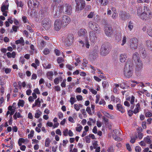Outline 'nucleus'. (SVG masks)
Here are the masks:
<instances>
[{
  "mask_svg": "<svg viewBox=\"0 0 152 152\" xmlns=\"http://www.w3.org/2000/svg\"><path fill=\"white\" fill-rule=\"evenodd\" d=\"M137 15L142 20H146L152 18V12L147 6H140L137 9Z\"/></svg>",
  "mask_w": 152,
  "mask_h": 152,
  "instance_id": "obj_1",
  "label": "nucleus"
},
{
  "mask_svg": "<svg viewBox=\"0 0 152 152\" xmlns=\"http://www.w3.org/2000/svg\"><path fill=\"white\" fill-rule=\"evenodd\" d=\"M133 62L131 59L129 58L127 60L124 69L125 77L128 78L131 77L133 73Z\"/></svg>",
  "mask_w": 152,
  "mask_h": 152,
  "instance_id": "obj_2",
  "label": "nucleus"
},
{
  "mask_svg": "<svg viewBox=\"0 0 152 152\" xmlns=\"http://www.w3.org/2000/svg\"><path fill=\"white\" fill-rule=\"evenodd\" d=\"M74 39L73 35L71 34L63 37L62 41L66 46H69L72 44Z\"/></svg>",
  "mask_w": 152,
  "mask_h": 152,
  "instance_id": "obj_3",
  "label": "nucleus"
},
{
  "mask_svg": "<svg viewBox=\"0 0 152 152\" xmlns=\"http://www.w3.org/2000/svg\"><path fill=\"white\" fill-rule=\"evenodd\" d=\"M111 50L110 45L108 43L102 45L100 49V55L102 56H106L109 53Z\"/></svg>",
  "mask_w": 152,
  "mask_h": 152,
  "instance_id": "obj_4",
  "label": "nucleus"
},
{
  "mask_svg": "<svg viewBox=\"0 0 152 152\" xmlns=\"http://www.w3.org/2000/svg\"><path fill=\"white\" fill-rule=\"evenodd\" d=\"M104 31L107 37H112L114 34V30L110 24L107 23L104 25Z\"/></svg>",
  "mask_w": 152,
  "mask_h": 152,
  "instance_id": "obj_5",
  "label": "nucleus"
},
{
  "mask_svg": "<svg viewBox=\"0 0 152 152\" xmlns=\"http://www.w3.org/2000/svg\"><path fill=\"white\" fill-rule=\"evenodd\" d=\"M88 26L89 28L93 30L96 34H99L101 33V29L100 26L96 23L90 21L88 23Z\"/></svg>",
  "mask_w": 152,
  "mask_h": 152,
  "instance_id": "obj_6",
  "label": "nucleus"
},
{
  "mask_svg": "<svg viewBox=\"0 0 152 152\" xmlns=\"http://www.w3.org/2000/svg\"><path fill=\"white\" fill-rule=\"evenodd\" d=\"M138 44L139 40L137 38L133 37L130 40L129 47L133 51H134L138 48Z\"/></svg>",
  "mask_w": 152,
  "mask_h": 152,
  "instance_id": "obj_7",
  "label": "nucleus"
},
{
  "mask_svg": "<svg viewBox=\"0 0 152 152\" xmlns=\"http://www.w3.org/2000/svg\"><path fill=\"white\" fill-rule=\"evenodd\" d=\"M51 21L48 18H46L42 21V26L46 30H48L51 26Z\"/></svg>",
  "mask_w": 152,
  "mask_h": 152,
  "instance_id": "obj_8",
  "label": "nucleus"
},
{
  "mask_svg": "<svg viewBox=\"0 0 152 152\" xmlns=\"http://www.w3.org/2000/svg\"><path fill=\"white\" fill-rule=\"evenodd\" d=\"M62 8L63 12L68 15H71L72 13V7L68 3H65L62 5H60Z\"/></svg>",
  "mask_w": 152,
  "mask_h": 152,
  "instance_id": "obj_9",
  "label": "nucleus"
},
{
  "mask_svg": "<svg viewBox=\"0 0 152 152\" xmlns=\"http://www.w3.org/2000/svg\"><path fill=\"white\" fill-rule=\"evenodd\" d=\"M76 2V10L79 11L83 9L85 6L84 0H75Z\"/></svg>",
  "mask_w": 152,
  "mask_h": 152,
  "instance_id": "obj_10",
  "label": "nucleus"
},
{
  "mask_svg": "<svg viewBox=\"0 0 152 152\" xmlns=\"http://www.w3.org/2000/svg\"><path fill=\"white\" fill-rule=\"evenodd\" d=\"M97 37L96 34L94 31H91L89 32V37L91 45L95 44Z\"/></svg>",
  "mask_w": 152,
  "mask_h": 152,
  "instance_id": "obj_11",
  "label": "nucleus"
},
{
  "mask_svg": "<svg viewBox=\"0 0 152 152\" xmlns=\"http://www.w3.org/2000/svg\"><path fill=\"white\" fill-rule=\"evenodd\" d=\"M54 27V30L56 31H59L62 27H63V25L60 19H56L55 21Z\"/></svg>",
  "mask_w": 152,
  "mask_h": 152,
  "instance_id": "obj_12",
  "label": "nucleus"
},
{
  "mask_svg": "<svg viewBox=\"0 0 152 152\" xmlns=\"http://www.w3.org/2000/svg\"><path fill=\"white\" fill-rule=\"evenodd\" d=\"M71 20L70 18L66 15L63 16L61 20L64 28L67 26L70 23Z\"/></svg>",
  "mask_w": 152,
  "mask_h": 152,
  "instance_id": "obj_13",
  "label": "nucleus"
},
{
  "mask_svg": "<svg viewBox=\"0 0 152 152\" xmlns=\"http://www.w3.org/2000/svg\"><path fill=\"white\" fill-rule=\"evenodd\" d=\"M119 16L121 20L125 21L130 17V15L125 11H120L119 13Z\"/></svg>",
  "mask_w": 152,
  "mask_h": 152,
  "instance_id": "obj_14",
  "label": "nucleus"
},
{
  "mask_svg": "<svg viewBox=\"0 0 152 152\" xmlns=\"http://www.w3.org/2000/svg\"><path fill=\"white\" fill-rule=\"evenodd\" d=\"M63 13L62 8L60 5L53 14L54 18H57L60 17Z\"/></svg>",
  "mask_w": 152,
  "mask_h": 152,
  "instance_id": "obj_15",
  "label": "nucleus"
},
{
  "mask_svg": "<svg viewBox=\"0 0 152 152\" xmlns=\"http://www.w3.org/2000/svg\"><path fill=\"white\" fill-rule=\"evenodd\" d=\"M78 35L79 37H85L87 38L88 34L87 31L85 28L80 29L77 32Z\"/></svg>",
  "mask_w": 152,
  "mask_h": 152,
  "instance_id": "obj_16",
  "label": "nucleus"
},
{
  "mask_svg": "<svg viewBox=\"0 0 152 152\" xmlns=\"http://www.w3.org/2000/svg\"><path fill=\"white\" fill-rule=\"evenodd\" d=\"M139 52L142 58H144L146 57V51L144 48L142 47L139 48Z\"/></svg>",
  "mask_w": 152,
  "mask_h": 152,
  "instance_id": "obj_17",
  "label": "nucleus"
},
{
  "mask_svg": "<svg viewBox=\"0 0 152 152\" xmlns=\"http://www.w3.org/2000/svg\"><path fill=\"white\" fill-rule=\"evenodd\" d=\"M127 57V54L125 53L121 54L119 56L120 61L122 63L124 62L126 60Z\"/></svg>",
  "mask_w": 152,
  "mask_h": 152,
  "instance_id": "obj_18",
  "label": "nucleus"
},
{
  "mask_svg": "<svg viewBox=\"0 0 152 152\" xmlns=\"http://www.w3.org/2000/svg\"><path fill=\"white\" fill-rule=\"evenodd\" d=\"M62 0H53L51 7L53 10L56 8L58 4L61 2Z\"/></svg>",
  "mask_w": 152,
  "mask_h": 152,
  "instance_id": "obj_19",
  "label": "nucleus"
},
{
  "mask_svg": "<svg viewBox=\"0 0 152 152\" xmlns=\"http://www.w3.org/2000/svg\"><path fill=\"white\" fill-rule=\"evenodd\" d=\"M116 109L122 113H124L125 112V109L120 104H117Z\"/></svg>",
  "mask_w": 152,
  "mask_h": 152,
  "instance_id": "obj_20",
  "label": "nucleus"
},
{
  "mask_svg": "<svg viewBox=\"0 0 152 152\" xmlns=\"http://www.w3.org/2000/svg\"><path fill=\"white\" fill-rule=\"evenodd\" d=\"M134 62L137 65L136 67L138 69V70H140L142 66V63L140 59H139L138 60L134 61Z\"/></svg>",
  "mask_w": 152,
  "mask_h": 152,
  "instance_id": "obj_21",
  "label": "nucleus"
},
{
  "mask_svg": "<svg viewBox=\"0 0 152 152\" xmlns=\"http://www.w3.org/2000/svg\"><path fill=\"white\" fill-rule=\"evenodd\" d=\"M146 46L151 51H152V41L150 40H148L146 41Z\"/></svg>",
  "mask_w": 152,
  "mask_h": 152,
  "instance_id": "obj_22",
  "label": "nucleus"
},
{
  "mask_svg": "<svg viewBox=\"0 0 152 152\" xmlns=\"http://www.w3.org/2000/svg\"><path fill=\"white\" fill-rule=\"evenodd\" d=\"M132 58L134 61L138 60L139 59H140L139 55L138 53L137 52H135L133 54Z\"/></svg>",
  "mask_w": 152,
  "mask_h": 152,
  "instance_id": "obj_23",
  "label": "nucleus"
},
{
  "mask_svg": "<svg viewBox=\"0 0 152 152\" xmlns=\"http://www.w3.org/2000/svg\"><path fill=\"white\" fill-rule=\"evenodd\" d=\"M15 43L17 45L20 44L22 45H24L25 44L24 41L22 37H21L19 39L17 40Z\"/></svg>",
  "mask_w": 152,
  "mask_h": 152,
  "instance_id": "obj_24",
  "label": "nucleus"
},
{
  "mask_svg": "<svg viewBox=\"0 0 152 152\" xmlns=\"http://www.w3.org/2000/svg\"><path fill=\"white\" fill-rule=\"evenodd\" d=\"M97 50L96 49L93 50L90 53L89 55L91 57L94 58L97 55Z\"/></svg>",
  "mask_w": 152,
  "mask_h": 152,
  "instance_id": "obj_25",
  "label": "nucleus"
},
{
  "mask_svg": "<svg viewBox=\"0 0 152 152\" xmlns=\"http://www.w3.org/2000/svg\"><path fill=\"white\" fill-rule=\"evenodd\" d=\"M54 74L52 71H49L47 72V76L48 78L51 80H52L53 76Z\"/></svg>",
  "mask_w": 152,
  "mask_h": 152,
  "instance_id": "obj_26",
  "label": "nucleus"
},
{
  "mask_svg": "<svg viewBox=\"0 0 152 152\" xmlns=\"http://www.w3.org/2000/svg\"><path fill=\"white\" fill-rule=\"evenodd\" d=\"M34 2V0H28L27 4L28 7L30 9H32L33 8V4Z\"/></svg>",
  "mask_w": 152,
  "mask_h": 152,
  "instance_id": "obj_27",
  "label": "nucleus"
},
{
  "mask_svg": "<svg viewBox=\"0 0 152 152\" xmlns=\"http://www.w3.org/2000/svg\"><path fill=\"white\" fill-rule=\"evenodd\" d=\"M14 119L16 120L17 119V118H20L22 117V116L19 112H16L13 116Z\"/></svg>",
  "mask_w": 152,
  "mask_h": 152,
  "instance_id": "obj_28",
  "label": "nucleus"
},
{
  "mask_svg": "<svg viewBox=\"0 0 152 152\" xmlns=\"http://www.w3.org/2000/svg\"><path fill=\"white\" fill-rule=\"evenodd\" d=\"M99 2L102 6H105L106 5L108 2V0H99Z\"/></svg>",
  "mask_w": 152,
  "mask_h": 152,
  "instance_id": "obj_29",
  "label": "nucleus"
},
{
  "mask_svg": "<svg viewBox=\"0 0 152 152\" xmlns=\"http://www.w3.org/2000/svg\"><path fill=\"white\" fill-rule=\"evenodd\" d=\"M144 140L145 142L148 144H151V142L149 136H147L146 137H144Z\"/></svg>",
  "mask_w": 152,
  "mask_h": 152,
  "instance_id": "obj_30",
  "label": "nucleus"
},
{
  "mask_svg": "<svg viewBox=\"0 0 152 152\" xmlns=\"http://www.w3.org/2000/svg\"><path fill=\"white\" fill-rule=\"evenodd\" d=\"M25 104V102L23 100L19 99L18 104L19 107H23Z\"/></svg>",
  "mask_w": 152,
  "mask_h": 152,
  "instance_id": "obj_31",
  "label": "nucleus"
},
{
  "mask_svg": "<svg viewBox=\"0 0 152 152\" xmlns=\"http://www.w3.org/2000/svg\"><path fill=\"white\" fill-rule=\"evenodd\" d=\"M134 27V23L131 21H130L128 23V27L130 31H132Z\"/></svg>",
  "mask_w": 152,
  "mask_h": 152,
  "instance_id": "obj_32",
  "label": "nucleus"
},
{
  "mask_svg": "<svg viewBox=\"0 0 152 152\" xmlns=\"http://www.w3.org/2000/svg\"><path fill=\"white\" fill-rule=\"evenodd\" d=\"M51 141L49 138H47L45 140V146L46 147H48L50 145Z\"/></svg>",
  "mask_w": 152,
  "mask_h": 152,
  "instance_id": "obj_33",
  "label": "nucleus"
},
{
  "mask_svg": "<svg viewBox=\"0 0 152 152\" xmlns=\"http://www.w3.org/2000/svg\"><path fill=\"white\" fill-rule=\"evenodd\" d=\"M15 2L18 7H22L23 6V2L20 1H19L18 0H16Z\"/></svg>",
  "mask_w": 152,
  "mask_h": 152,
  "instance_id": "obj_34",
  "label": "nucleus"
},
{
  "mask_svg": "<svg viewBox=\"0 0 152 152\" xmlns=\"http://www.w3.org/2000/svg\"><path fill=\"white\" fill-rule=\"evenodd\" d=\"M137 138V135L136 134L134 137H131L130 142L132 143H134L135 141L136 140Z\"/></svg>",
  "mask_w": 152,
  "mask_h": 152,
  "instance_id": "obj_35",
  "label": "nucleus"
},
{
  "mask_svg": "<svg viewBox=\"0 0 152 152\" xmlns=\"http://www.w3.org/2000/svg\"><path fill=\"white\" fill-rule=\"evenodd\" d=\"M36 111H39V112H36L35 113L34 117L37 118H38L40 117L41 112L39 110H37Z\"/></svg>",
  "mask_w": 152,
  "mask_h": 152,
  "instance_id": "obj_36",
  "label": "nucleus"
},
{
  "mask_svg": "<svg viewBox=\"0 0 152 152\" xmlns=\"http://www.w3.org/2000/svg\"><path fill=\"white\" fill-rule=\"evenodd\" d=\"M9 5L5 6L4 5H3L1 7V10L2 12L5 11V10L8 9Z\"/></svg>",
  "mask_w": 152,
  "mask_h": 152,
  "instance_id": "obj_37",
  "label": "nucleus"
},
{
  "mask_svg": "<svg viewBox=\"0 0 152 152\" xmlns=\"http://www.w3.org/2000/svg\"><path fill=\"white\" fill-rule=\"evenodd\" d=\"M102 85L104 88H106L109 86L108 83L106 81H104L102 83Z\"/></svg>",
  "mask_w": 152,
  "mask_h": 152,
  "instance_id": "obj_38",
  "label": "nucleus"
},
{
  "mask_svg": "<svg viewBox=\"0 0 152 152\" xmlns=\"http://www.w3.org/2000/svg\"><path fill=\"white\" fill-rule=\"evenodd\" d=\"M25 140L24 139L22 138H20L19 139L18 141V144L19 146H21L22 145V143H24Z\"/></svg>",
  "mask_w": 152,
  "mask_h": 152,
  "instance_id": "obj_39",
  "label": "nucleus"
},
{
  "mask_svg": "<svg viewBox=\"0 0 152 152\" xmlns=\"http://www.w3.org/2000/svg\"><path fill=\"white\" fill-rule=\"evenodd\" d=\"M34 103L36 104V105L38 107H40L41 105V102L40 101L39 98H38L37 99L35 100Z\"/></svg>",
  "mask_w": 152,
  "mask_h": 152,
  "instance_id": "obj_40",
  "label": "nucleus"
},
{
  "mask_svg": "<svg viewBox=\"0 0 152 152\" xmlns=\"http://www.w3.org/2000/svg\"><path fill=\"white\" fill-rule=\"evenodd\" d=\"M34 131L33 130H31L30 131V133L28 135V138L32 139L34 136Z\"/></svg>",
  "mask_w": 152,
  "mask_h": 152,
  "instance_id": "obj_41",
  "label": "nucleus"
},
{
  "mask_svg": "<svg viewBox=\"0 0 152 152\" xmlns=\"http://www.w3.org/2000/svg\"><path fill=\"white\" fill-rule=\"evenodd\" d=\"M118 16V15L116 12V11H115L113 12V14L112 16V17L113 19H115Z\"/></svg>",
  "mask_w": 152,
  "mask_h": 152,
  "instance_id": "obj_42",
  "label": "nucleus"
},
{
  "mask_svg": "<svg viewBox=\"0 0 152 152\" xmlns=\"http://www.w3.org/2000/svg\"><path fill=\"white\" fill-rule=\"evenodd\" d=\"M127 38L125 36H123L122 39V42L121 44V45H124L126 42Z\"/></svg>",
  "mask_w": 152,
  "mask_h": 152,
  "instance_id": "obj_43",
  "label": "nucleus"
},
{
  "mask_svg": "<svg viewBox=\"0 0 152 152\" xmlns=\"http://www.w3.org/2000/svg\"><path fill=\"white\" fill-rule=\"evenodd\" d=\"M145 117L147 118L150 117L152 116V114L150 111L145 112Z\"/></svg>",
  "mask_w": 152,
  "mask_h": 152,
  "instance_id": "obj_44",
  "label": "nucleus"
},
{
  "mask_svg": "<svg viewBox=\"0 0 152 152\" xmlns=\"http://www.w3.org/2000/svg\"><path fill=\"white\" fill-rule=\"evenodd\" d=\"M39 3V2L37 0H34V2L33 4V8H35L36 6H38Z\"/></svg>",
  "mask_w": 152,
  "mask_h": 152,
  "instance_id": "obj_45",
  "label": "nucleus"
},
{
  "mask_svg": "<svg viewBox=\"0 0 152 152\" xmlns=\"http://www.w3.org/2000/svg\"><path fill=\"white\" fill-rule=\"evenodd\" d=\"M60 82V78L59 77L56 78L54 80V82L56 85L58 84Z\"/></svg>",
  "mask_w": 152,
  "mask_h": 152,
  "instance_id": "obj_46",
  "label": "nucleus"
},
{
  "mask_svg": "<svg viewBox=\"0 0 152 152\" xmlns=\"http://www.w3.org/2000/svg\"><path fill=\"white\" fill-rule=\"evenodd\" d=\"M143 135V133L141 132H138L137 138H139L140 139H141L142 138Z\"/></svg>",
  "mask_w": 152,
  "mask_h": 152,
  "instance_id": "obj_47",
  "label": "nucleus"
},
{
  "mask_svg": "<svg viewBox=\"0 0 152 152\" xmlns=\"http://www.w3.org/2000/svg\"><path fill=\"white\" fill-rule=\"evenodd\" d=\"M141 148L139 146H136L135 148L136 152H141Z\"/></svg>",
  "mask_w": 152,
  "mask_h": 152,
  "instance_id": "obj_48",
  "label": "nucleus"
},
{
  "mask_svg": "<svg viewBox=\"0 0 152 152\" xmlns=\"http://www.w3.org/2000/svg\"><path fill=\"white\" fill-rule=\"evenodd\" d=\"M68 129H66L63 131V135L65 136H67L68 134Z\"/></svg>",
  "mask_w": 152,
  "mask_h": 152,
  "instance_id": "obj_49",
  "label": "nucleus"
},
{
  "mask_svg": "<svg viewBox=\"0 0 152 152\" xmlns=\"http://www.w3.org/2000/svg\"><path fill=\"white\" fill-rule=\"evenodd\" d=\"M50 52V50L47 48H45L43 51L44 54L45 55L48 54Z\"/></svg>",
  "mask_w": 152,
  "mask_h": 152,
  "instance_id": "obj_50",
  "label": "nucleus"
},
{
  "mask_svg": "<svg viewBox=\"0 0 152 152\" xmlns=\"http://www.w3.org/2000/svg\"><path fill=\"white\" fill-rule=\"evenodd\" d=\"M147 33L149 36L152 37V29H148Z\"/></svg>",
  "mask_w": 152,
  "mask_h": 152,
  "instance_id": "obj_51",
  "label": "nucleus"
},
{
  "mask_svg": "<svg viewBox=\"0 0 152 152\" xmlns=\"http://www.w3.org/2000/svg\"><path fill=\"white\" fill-rule=\"evenodd\" d=\"M63 60V59L62 57H60L58 58L57 59V61L58 64H60L61 63Z\"/></svg>",
  "mask_w": 152,
  "mask_h": 152,
  "instance_id": "obj_52",
  "label": "nucleus"
},
{
  "mask_svg": "<svg viewBox=\"0 0 152 152\" xmlns=\"http://www.w3.org/2000/svg\"><path fill=\"white\" fill-rule=\"evenodd\" d=\"M85 140L86 142L89 143L91 141L90 139L89 136H86L85 137Z\"/></svg>",
  "mask_w": 152,
  "mask_h": 152,
  "instance_id": "obj_53",
  "label": "nucleus"
},
{
  "mask_svg": "<svg viewBox=\"0 0 152 152\" xmlns=\"http://www.w3.org/2000/svg\"><path fill=\"white\" fill-rule=\"evenodd\" d=\"M3 69H4L5 73L6 74L10 73L11 71V69L10 68H3Z\"/></svg>",
  "mask_w": 152,
  "mask_h": 152,
  "instance_id": "obj_54",
  "label": "nucleus"
},
{
  "mask_svg": "<svg viewBox=\"0 0 152 152\" xmlns=\"http://www.w3.org/2000/svg\"><path fill=\"white\" fill-rule=\"evenodd\" d=\"M99 103L100 105L102 104L103 105H104L106 104V102L104 99H102L100 101Z\"/></svg>",
  "mask_w": 152,
  "mask_h": 152,
  "instance_id": "obj_55",
  "label": "nucleus"
},
{
  "mask_svg": "<svg viewBox=\"0 0 152 152\" xmlns=\"http://www.w3.org/2000/svg\"><path fill=\"white\" fill-rule=\"evenodd\" d=\"M86 111L88 114L90 115L92 114L91 108L89 107H87L86 109Z\"/></svg>",
  "mask_w": 152,
  "mask_h": 152,
  "instance_id": "obj_56",
  "label": "nucleus"
},
{
  "mask_svg": "<svg viewBox=\"0 0 152 152\" xmlns=\"http://www.w3.org/2000/svg\"><path fill=\"white\" fill-rule=\"evenodd\" d=\"M82 128L83 127L82 126L80 125V126L76 127V130L77 132H80L81 131Z\"/></svg>",
  "mask_w": 152,
  "mask_h": 152,
  "instance_id": "obj_57",
  "label": "nucleus"
},
{
  "mask_svg": "<svg viewBox=\"0 0 152 152\" xmlns=\"http://www.w3.org/2000/svg\"><path fill=\"white\" fill-rule=\"evenodd\" d=\"M126 147L127 149L129 151H132V149L131 148L130 146V145L129 143L126 144Z\"/></svg>",
  "mask_w": 152,
  "mask_h": 152,
  "instance_id": "obj_58",
  "label": "nucleus"
},
{
  "mask_svg": "<svg viewBox=\"0 0 152 152\" xmlns=\"http://www.w3.org/2000/svg\"><path fill=\"white\" fill-rule=\"evenodd\" d=\"M74 108L77 111H79L80 110V107L77 104H75L74 105Z\"/></svg>",
  "mask_w": 152,
  "mask_h": 152,
  "instance_id": "obj_59",
  "label": "nucleus"
},
{
  "mask_svg": "<svg viewBox=\"0 0 152 152\" xmlns=\"http://www.w3.org/2000/svg\"><path fill=\"white\" fill-rule=\"evenodd\" d=\"M89 90L94 95H96L97 93V91L96 90L94 89L93 88H90L89 89Z\"/></svg>",
  "mask_w": 152,
  "mask_h": 152,
  "instance_id": "obj_60",
  "label": "nucleus"
},
{
  "mask_svg": "<svg viewBox=\"0 0 152 152\" xmlns=\"http://www.w3.org/2000/svg\"><path fill=\"white\" fill-rule=\"evenodd\" d=\"M76 98L78 101H81L83 99V97L81 95L77 96Z\"/></svg>",
  "mask_w": 152,
  "mask_h": 152,
  "instance_id": "obj_61",
  "label": "nucleus"
},
{
  "mask_svg": "<svg viewBox=\"0 0 152 152\" xmlns=\"http://www.w3.org/2000/svg\"><path fill=\"white\" fill-rule=\"evenodd\" d=\"M81 111L82 114L85 117H86L87 115L85 109H82L81 110Z\"/></svg>",
  "mask_w": 152,
  "mask_h": 152,
  "instance_id": "obj_62",
  "label": "nucleus"
},
{
  "mask_svg": "<svg viewBox=\"0 0 152 152\" xmlns=\"http://www.w3.org/2000/svg\"><path fill=\"white\" fill-rule=\"evenodd\" d=\"M70 101L71 104H73L75 102V98L73 97H71Z\"/></svg>",
  "mask_w": 152,
  "mask_h": 152,
  "instance_id": "obj_63",
  "label": "nucleus"
},
{
  "mask_svg": "<svg viewBox=\"0 0 152 152\" xmlns=\"http://www.w3.org/2000/svg\"><path fill=\"white\" fill-rule=\"evenodd\" d=\"M34 93L35 94H40V92L39 89L37 88H35L34 90Z\"/></svg>",
  "mask_w": 152,
  "mask_h": 152,
  "instance_id": "obj_64",
  "label": "nucleus"
}]
</instances>
